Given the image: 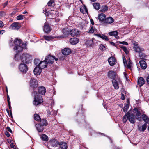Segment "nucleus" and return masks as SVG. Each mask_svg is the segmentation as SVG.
<instances>
[{
	"label": "nucleus",
	"instance_id": "obj_49",
	"mask_svg": "<svg viewBox=\"0 0 149 149\" xmlns=\"http://www.w3.org/2000/svg\"><path fill=\"white\" fill-rule=\"evenodd\" d=\"M54 0H50L47 3L48 6H50L54 3Z\"/></svg>",
	"mask_w": 149,
	"mask_h": 149
},
{
	"label": "nucleus",
	"instance_id": "obj_57",
	"mask_svg": "<svg viewBox=\"0 0 149 149\" xmlns=\"http://www.w3.org/2000/svg\"><path fill=\"white\" fill-rule=\"evenodd\" d=\"M127 67L129 69H130L131 68V65L130 64H129V63H128V64L127 65Z\"/></svg>",
	"mask_w": 149,
	"mask_h": 149
},
{
	"label": "nucleus",
	"instance_id": "obj_4",
	"mask_svg": "<svg viewBox=\"0 0 149 149\" xmlns=\"http://www.w3.org/2000/svg\"><path fill=\"white\" fill-rule=\"evenodd\" d=\"M47 63L52 65L54 60L56 61L58 60V58H56L54 56H51L50 55H48L46 56L45 60Z\"/></svg>",
	"mask_w": 149,
	"mask_h": 149
},
{
	"label": "nucleus",
	"instance_id": "obj_61",
	"mask_svg": "<svg viewBox=\"0 0 149 149\" xmlns=\"http://www.w3.org/2000/svg\"><path fill=\"white\" fill-rule=\"evenodd\" d=\"M5 134L6 135V136L8 137H9L10 136L9 134L7 132H6L5 133Z\"/></svg>",
	"mask_w": 149,
	"mask_h": 149
},
{
	"label": "nucleus",
	"instance_id": "obj_54",
	"mask_svg": "<svg viewBox=\"0 0 149 149\" xmlns=\"http://www.w3.org/2000/svg\"><path fill=\"white\" fill-rule=\"evenodd\" d=\"M6 129L8 131L10 132L11 133H12V131L9 127H7L6 128Z\"/></svg>",
	"mask_w": 149,
	"mask_h": 149
},
{
	"label": "nucleus",
	"instance_id": "obj_22",
	"mask_svg": "<svg viewBox=\"0 0 149 149\" xmlns=\"http://www.w3.org/2000/svg\"><path fill=\"white\" fill-rule=\"evenodd\" d=\"M94 35L96 36H97L100 37L103 39V40H105L106 41L108 40L109 39L107 36H105L104 35L100 34H95Z\"/></svg>",
	"mask_w": 149,
	"mask_h": 149
},
{
	"label": "nucleus",
	"instance_id": "obj_6",
	"mask_svg": "<svg viewBox=\"0 0 149 149\" xmlns=\"http://www.w3.org/2000/svg\"><path fill=\"white\" fill-rule=\"evenodd\" d=\"M136 119V118L135 117L134 115L133 114H130L129 113V115H128V120L129 121L132 123H134L135 122V120ZM139 120L141 119V118H137Z\"/></svg>",
	"mask_w": 149,
	"mask_h": 149
},
{
	"label": "nucleus",
	"instance_id": "obj_9",
	"mask_svg": "<svg viewBox=\"0 0 149 149\" xmlns=\"http://www.w3.org/2000/svg\"><path fill=\"white\" fill-rule=\"evenodd\" d=\"M70 33L72 36H77L80 34V32L77 29H73L70 31Z\"/></svg>",
	"mask_w": 149,
	"mask_h": 149
},
{
	"label": "nucleus",
	"instance_id": "obj_51",
	"mask_svg": "<svg viewBox=\"0 0 149 149\" xmlns=\"http://www.w3.org/2000/svg\"><path fill=\"white\" fill-rule=\"evenodd\" d=\"M136 115L137 116H139L141 115V113L138 109L137 110V112L136 114Z\"/></svg>",
	"mask_w": 149,
	"mask_h": 149
},
{
	"label": "nucleus",
	"instance_id": "obj_63",
	"mask_svg": "<svg viewBox=\"0 0 149 149\" xmlns=\"http://www.w3.org/2000/svg\"><path fill=\"white\" fill-rule=\"evenodd\" d=\"M47 111L48 115H50L51 114V112L50 110H47Z\"/></svg>",
	"mask_w": 149,
	"mask_h": 149
},
{
	"label": "nucleus",
	"instance_id": "obj_28",
	"mask_svg": "<svg viewBox=\"0 0 149 149\" xmlns=\"http://www.w3.org/2000/svg\"><path fill=\"white\" fill-rule=\"evenodd\" d=\"M59 145L62 149H67V148L66 144L64 142H60Z\"/></svg>",
	"mask_w": 149,
	"mask_h": 149
},
{
	"label": "nucleus",
	"instance_id": "obj_21",
	"mask_svg": "<svg viewBox=\"0 0 149 149\" xmlns=\"http://www.w3.org/2000/svg\"><path fill=\"white\" fill-rule=\"evenodd\" d=\"M139 63L141 67L143 69H145L147 67L146 63L144 60H141L139 61Z\"/></svg>",
	"mask_w": 149,
	"mask_h": 149
},
{
	"label": "nucleus",
	"instance_id": "obj_18",
	"mask_svg": "<svg viewBox=\"0 0 149 149\" xmlns=\"http://www.w3.org/2000/svg\"><path fill=\"white\" fill-rule=\"evenodd\" d=\"M38 91L39 93L42 95H44L46 92L45 88L43 86L39 87L38 88Z\"/></svg>",
	"mask_w": 149,
	"mask_h": 149
},
{
	"label": "nucleus",
	"instance_id": "obj_24",
	"mask_svg": "<svg viewBox=\"0 0 149 149\" xmlns=\"http://www.w3.org/2000/svg\"><path fill=\"white\" fill-rule=\"evenodd\" d=\"M106 17L105 15L103 13H101L99 15L98 19L100 22H102L105 19Z\"/></svg>",
	"mask_w": 149,
	"mask_h": 149
},
{
	"label": "nucleus",
	"instance_id": "obj_43",
	"mask_svg": "<svg viewBox=\"0 0 149 149\" xmlns=\"http://www.w3.org/2000/svg\"><path fill=\"white\" fill-rule=\"evenodd\" d=\"M99 48L100 50L102 51H104L106 50V49L105 46L102 44L100 45Z\"/></svg>",
	"mask_w": 149,
	"mask_h": 149
},
{
	"label": "nucleus",
	"instance_id": "obj_29",
	"mask_svg": "<svg viewBox=\"0 0 149 149\" xmlns=\"http://www.w3.org/2000/svg\"><path fill=\"white\" fill-rule=\"evenodd\" d=\"M133 48L136 52L138 53H139L143 50V48H140L139 46H134Z\"/></svg>",
	"mask_w": 149,
	"mask_h": 149
},
{
	"label": "nucleus",
	"instance_id": "obj_53",
	"mask_svg": "<svg viewBox=\"0 0 149 149\" xmlns=\"http://www.w3.org/2000/svg\"><path fill=\"white\" fill-rule=\"evenodd\" d=\"M123 60L124 64H125V63H126V64H127L126 60V59L125 57L123 56Z\"/></svg>",
	"mask_w": 149,
	"mask_h": 149
},
{
	"label": "nucleus",
	"instance_id": "obj_8",
	"mask_svg": "<svg viewBox=\"0 0 149 149\" xmlns=\"http://www.w3.org/2000/svg\"><path fill=\"white\" fill-rule=\"evenodd\" d=\"M43 30L46 33H49L51 30V28L47 22H45L44 24Z\"/></svg>",
	"mask_w": 149,
	"mask_h": 149
},
{
	"label": "nucleus",
	"instance_id": "obj_64",
	"mask_svg": "<svg viewBox=\"0 0 149 149\" xmlns=\"http://www.w3.org/2000/svg\"><path fill=\"white\" fill-rule=\"evenodd\" d=\"M147 81L148 84H149V76L147 78Z\"/></svg>",
	"mask_w": 149,
	"mask_h": 149
},
{
	"label": "nucleus",
	"instance_id": "obj_20",
	"mask_svg": "<svg viewBox=\"0 0 149 149\" xmlns=\"http://www.w3.org/2000/svg\"><path fill=\"white\" fill-rule=\"evenodd\" d=\"M138 83L140 87L142 86L145 83V81L142 77H140L138 79Z\"/></svg>",
	"mask_w": 149,
	"mask_h": 149
},
{
	"label": "nucleus",
	"instance_id": "obj_25",
	"mask_svg": "<svg viewBox=\"0 0 149 149\" xmlns=\"http://www.w3.org/2000/svg\"><path fill=\"white\" fill-rule=\"evenodd\" d=\"M112 82L115 88L116 89H118L119 88V87L118 83L116 81L115 79H113L112 81Z\"/></svg>",
	"mask_w": 149,
	"mask_h": 149
},
{
	"label": "nucleus",
	"instance_id": "obj_33",
	"mask_svg": "<svg viewBox=\"0 0 149 149\" xmlns=\"http://www.w3.org/2000/svg\"><path fill=\"white\" fill-rule=\"evenodd\" d=\"M93 6L94 8L97 10L99 9L100 8V6L98 3H95L93 4Z\"/></svg>",
	"mask_w": 149,
	"mask_h": 149
},
{
	"label": "nucleus",
	"instance_id": "obj_42",
	"mask_svg": "<svg viewBox=\"0 0 149 149\" xmlns=\"http://www.w3.org/2000/svg\"><path fill=\"white\" fill-rule=\"evenodd\" d=\"M120 48L123 50L125 53L127 54L129 52L126 48L124 46H121Z\"/></svg>",
	"mask_w": 149,
	"mask_h": 149
},
{
	"label": "nucleus",
	"instance_id": "obj_32",
	"mask_svg": "<svg viewBox=\"0 0 149 149\" xmlns=\"http://www.w3.org/2000/svg\"><path fill=\"white\" fill-rule=\"evenodd\" d=\"M40 123L43 126H46L47 125V122L45 119H43L40 120Z\"/></svg>",
	"mask_w": 149,
	"mask_h": 149
},
{
	"label": "nucleus",
	"instance_id": "obj_37",
	"mask_svg": "<svg viewBox=\"0 0 149 149\" xmlns=\"http://www.w3.org/2000/svg\"><path fill=\"white\" fill-rule=\"evenodd\" d=\"M108 7L106 5L102 6L101 8L100 11L101 12H104L107 10Z\"/></svg>",
	"mask_w": 149,
	"mask_h": 149
},
{
	"label": "nucleus",
	"instance_id": "obj_31",
	"mask_svg": "<svg viewBox=\"0 0 149 149\" xmlns=\"http://www.w3.org/2000/svg\"><path fill=\"white\" fill-rule=\"evenodd\" d=\"M41 138L43 141H47L48 140V136L45 134H42L41 136Z\"/></svg>",
	"mask_w": 149,
	"mask_h": 149
},
{
	"label": "nucleus",
	"instance_id": "obj_46",
	"mask_svg": "<svg viewBox=\"0 0 149 149\" xmlns=\"http://www.w3.org/2000/svg\"><path fill=\"white\" fill-rule=\"evenodd\" d=\"M147 125L146 123L144 124L142 126V129L141 131L143 132L146 130V128H147Z\"/></svg>",
	"mask_w": 149,
	"mask_h": 149
},
{
	"label": "nucleus",
	"instance_id": "obj_3",
	"mask_svg": "<svg viewBox=\"0 0 149 149\" xmlns=\"http://www.w3.org/2000/svg\"><path fill=\"white\" fill-rule=\"evenodd\" d=\"M20 59L24 63H29L31 62V56L27 54H24L20 56Z\"/></svg>",
	"mask_w": 149,
	"mask_h": 149
},
{
	"label": "nucleus",
	"instance_id": "obj_44",
	"mask_svg": "<svg viewBox=\"0 0 149 149\" xmlns=\"http://www.w3.org/2000/svg\"><path fill=\"white\" fill-rule=\"evenodd\" d=\"M44 38L46 40L49 41L52 40L53 38L51 36H44Z\"/></svg>",
	"mask_w": 149,
	"mask_h": 149
},
{
	"label": "nucleus",
	"instance_id": "obj_40",
	"mask_svg": "<svg viewBox=\"0 0 149 149\" xmlns=\"http://www.w3.org/2000/svg\"><path fill=\"white\" fill-rule=\"evenodd\" d=\"M109 34L110 36H115V35H118V32L116 31H115L109 32Z\"/></svg>",
	"mask_w": 149,
	"mask_h": 149
},
{
	"label": "nucleus",
	"instance_id": "obj_38",
	"mask_svg": "<svg viewBox=\"0 0 149 149\" xmlns=\"http://www.w3.org/2000/svg\"><path fill=\"white\" fill-rule=\"evenodd\" d=\"M139 56L141 59H145L146 58L147 56L144 53H139Z\"/></svg>",
	"mask_w": 149,
	"mask_h": 149
},
{
	"label": "nucleus",
	"instance_id": "obj_59",
	"mask_svg": "<svg viewBox=\"0 0 149 149\" xmlns=\"http://www.w3.org/2000/svg\"><path fill=\"white\" fill-rule=\"evenodd\" d=\"M7 101H8V103L9 102H10V101L9 97L8 96V94H7Z\"/></svg>",
	"mask_w": 149,
	"mask_h": 149
},
{
	"label": "nucleus",
	"instance_id": "obj_12",
	"mask_svg": "<svg viewBox=\"0 0 149 149\" xmlns=\"http://www.w3.org/2000/svg\"><path fill=\"white\" fill-rule=\"evenodd\" d=\"M41 72L42 69L39 66H36L33 71L34 74L37 75L40 74Z\"/></svg>",
	"mask_w": 149,
	"mask_h": 149
},
{
	"label": "nucleus",
	"instance_id": "obj_13",
	"mask_svg": "<svg viewBox=\"0 0 149 149\" xmlns=\"http://www.w3.org/2000/svg\"><path fill=\"white\" fill-rule=\"evenodd\" d=\"M47 61L45 60L40 62L38 64V66L41 69L47 67Z\"/></svg>",
	"mask_w": 149,
	"mask_h": 149
},
{
	"label": "nucleus",
	"instance_id": "obj_14",
	"mask_svg": "<svg viewBox=\"0 0 149 149\" xmlns=\"http://www.w3.org/2000/svg\"><path fill=\"white\" fill-rule=\"evenodd\" d=\"M63 54L64 55H68L70 54L71 53L70 49L68 48H66L62 50V51Z\"/></svg>",
	"mask_w": 149,
	"mask_h": 149
},
{
	"label": "nucleus",
	"instance_id": "obj_19",
	"mask_svg": "<svg viewBox=\"0 0 149 149\" xmlns=\"http://www.w3.org/2000/svg\"><path fill=\"white\" fill-rule=\"evenodd\" d=\"M79 40L77 38H72L70 39V42L72 45H75L79 42Z\"/></svg>",
	"mask_w": 149,
	"mask_h": 149
},
{
	"label": "nucleus",
	"instance_id": "obj_60",
	"mask_svg": "<svg viewBox=\"0 0 149 149\" xmlns=\"http://www.w3.org/2000/svg\"><path fill=\"white\" fill-rule=\"evenodd\" d=\"M5 31L4 30H2L0 31V33L1 34H3L5 32Z\"/></svg>",
	"mask_w": 149,
	"mask_h": 149
},
{
	"label": "nucleus",
	"instance_id": "obj_11",
	"mask_svg": "<svg viewBox=\"0 0 149 149\" xmlns=\"http://www.w3.org/2000/svg\"><path fill=\"white\" fill-rule=\"evenodd\" d=\"M50 144L53 147H56L59 145L60 142L55 139H52L49 141Z\"/></svg>",
	"mask_w": 149,
	"mask_h": 149
},
{
	"label": "nucleus",
	"instance_id": "obj_23",
	"mask_svg": "<svg viewBox=\"0 0 149 149\" xmlns=\"http://www.w3.org/2000/svg\"><path fill=\"white\" fill-rule=\"evenodd\" d=\"M113 19L111 17H108L105 19V22L107 24H111L113 23Z\"/></svg>",
	"mask_w": 149,
	"mask_h": 149
},
{
	"label": "nucleus",
	"instance_id": "obj_2",
	"mask_svg": "<svg viewBox=\"0 0 149 149\" xmlns=\"http://www.w3.org/2000/svg\"><path fill=\"white\" fill-rule=\"evenodd\" d=\"M33 93L35 95L34 99L33 102V104L35 105H37L40 104L43 102V100L41 96L38 94V95H36V94H37V92H34Z\"/></svg>",
	"mask_w": 149,
	"mask_h": 149
},
{
	"label": "nucleus",
	"instance_id": "obj_50",
	"mask_svg": "<svg viewBox=\"0 0 149 149\" xmlns=\"http://www.w3.org/2000/svg\"><path fill=\"white\" fill-rule=\"evenodd\" d=\"M5 15V13L3 11H0V16H4Z\"/></svg>",
	"mask_w": 149,
	"mask_h": 149
},
{
	"label": "nucleus",
	"instance_id": "obj_17",
	"mask_svg": "<svg viewBox=\"0 0 149 149\" xmlns=\"http://www.w3.org/2000/svg\"><path fill=\"white\" fill-rule=\"evenodd\" d=\"M42 125L40 124H36V127L39 132H42L43 130V127Z\"/></svg>",
	"mask_w": 149,
	"mask_h": 149
},
{
	"label": "nucleus",
	"instance_id": "obj_15",
	"mask_svg": "<svg viewBox=\"0 0 149 149\" xmlns=\"http://www.w3.org/2000/svg\"><path fill=\"white\" fill-rule=\"evenodd\" d=\"M10 27L13 30H18L20 28V26L17 23H14L12 24Z\"/></svg>",
	"mask_w": 149,
	"mask_h": 149
},
{
	"label": "nucleus",
	"instance_id": "obj_47",
	"mask_svg": "<svg viewBox=\"0 0 149 149\" xmlns=\"http://www.w3.org/2000/svg\"><path fill=\"white\" fill-rule=\"evenodd\" d=\"M25 18V16L24 15H19L17 17V19L18 20H20L23 19Z\"/></svg>",
	"mask_w": 149,
	"mask_h": 149
},
{
	"label": "nucleus",
	"instance_id": "obj_62",
	"mask_svg": "<svg viewBox=\"0 0 149 149\" xmlns=\"http://www.w3.org/2000/svg\"><path fill=\"white\" fill-rule=\"evenodd\" d=\"M121 99L123 100H124L125 99V97L123 95V94H122V96L121 98Z\"/></svg>",
	"mask_w": 149,
	"mask_h": 149
},
{
	"label": "nucleus",
	"instance_id": "obj_7",
	"mask_svg": "<svg viewBox=\"0 0 149 149\" xmlns=\"http://www.w3.org/2000/svg\"><path fill=\"white\" fill-rule=\"evenodd\" d=\"M19 71L22 73H25L28 70L27 66L24 63H21L19 67Z\"/></svg>",
	"mask_w": 149,
	"mask_h": 149
},
{
	"label": "nucleus",
	"instance_id": "obj_55",
	"mask_svg": "<svg viewBox=\"0 0 149 149\" xmlns=\"http://www.w3.org/2000/svg\"><path fill=\"white\" fill-rule=\"evenodd\" d=\"M19 54L18 53H17L15 56V58L16 60L18 59V58H19Z\"/></svg>",
	"mask_w": 149,
	"mask_h": 149
},
{
	"label": "nucleus",
	"instance_id": "obj_1",
	"mask_svg": "<svg viewBox=\"0 0 149 149\" xmlns=\"http://www.w3.org/2000/svg\"><path fill=\"white\" fill-rule=\"evenodd\" d=\"M15 47L14 50H17L18 52L22 51L23 49H26V42L22 44L21 40L20 39L16 38L14 42Z\"/></svg>",
	"mask_w": 149,
	"mask_h": 149
},
{
	"label": "nucleus",
	"instance_id": "obj_27",
	"mask_svg": "<svg viewBox=\"0 0 149 149\" xmlns=\"http://www.w3.org/2000/svg\"><path fill=\"white\" fill-rule=\"evenodd\" d=\"M142 119L143 121L145 122L146 123H149V118L145 114H143L142 116Z\"/></svg>",
	"mask_w": 149,
	"mask_h": 149
},
{
	"label": "nucleus",
	"instance_id": "obj_48",
	"mask_svg": "<svg viewBox=\"0 0 149 149\" xmlns=\"http://www.w3.org/2000/svg\"><path fill=\"white\" fill-rule=\"evenodd\" d=\"M40 62V61L38 59H35L34 60V63L36 65H38V64Z\"/></svg>",
	"mask_w": 149,
	"mask_h": 149
},
{
	"label": "nucleus",
	"instance_id": "obj_30",
	"mask_svg": "<svg viewBox=\"0 0 149 149\" xmlns=\"http://www.w3.org/2000/svg\"><path fill=\"white\" fill-rule=\"evenodd\" d=\"M128 115H129V113L127 112L123 117L122 120L125 123L127 120H128Z\"/></svg>",
	"mask_w": 149,
	"mask_h": 149
},
{
	"label": "nucleus",
	"instance_id": "obj_36",
	"mask_svg": "<svg viewBox=\"0 0 149 149\" xmlns=\"http://www.w3.org/2000/svg\"><path fill=\"white\" fill-rule=\"evenodd\" d=\"M34 118L35 120L37 121H39L40 120V117L38 114H35L34 115Z\"/></svg>",
	"mask_w": 149,
	"mask_h": 149
},
{
	"label": "nucleus",
	"instance_id": "obj_39",
	"mask_svg": "<svg viewBox=\"0 0 149 149\" xmlns=\"http://www.w3.org/2000/svg\"><path fill=\"white\" fill-rule=\"evenodd\" d=\"M124 107L123 108V111L125 112H126L128 109L129 106H128V104H124Z\"/></svg>",
	"mask_w": 149,
	"mask_h": 149
},
{
	"label": "nucleus",
	"instance_id": "obj_41",
	"mask_svg": "<svg viewBox=\"0 0 149 149\" xmlns=\"http://www.w3.org/2000/svg\"><path fill=\"white\" fill-rule=\"evenodd\" d=\"M96 30L93 26H92L90 28L89 31V33H93Z\"/></svg>",
	"mask_w": 149,
	"mask_h": 149
},
{
	"label": "nucleus",
	"instance_id": "obj_58",
	"mask_svg": "<svg viewBox=\"0 0 149 149\" xmlns=\"http://www.w3.org/2000/svg\"><path fill=\"white\" fill-rule=\"evenodd\" d=\"M110 44H111V45H113V46H114L116 47L115 43H114V42H110Z\"/></svg>",
	"mask_w": 149,
	"mask_h": 149
},
{
	"label": "nucleus",
	"instance_id": "obj_34",
	"mask_svg": "<svg viewBox=\"0 0 149 149\" xmlns=\"http://www.w3.org/2000/svg\"><path fill=\"white\" fill-rule=\"evenodd\" d=\"M57 11L54 10H51L50 12L51 15H52V19L55 18V17L56 16V13Z\"/></svg>",
	"mask_w": 149,
	"mask_h": 149
},
{
	"label": "nucleus",
	"instance_id": "obj_56",
	"mask_svg": "<svg viewBox=\"0 0 149 149\" xmlns=\"http://www.w3.org/2000/svg\"><path fill=\"white\" fill-rule=\"evenodd\" d=\"M3 25H4L3 22L1 21H0V27H3Z\"/></svg>",
	"mask_w": 149,
	"mask_h": 149
},
{
	"label": "nucleus",
	"instance_id": "obj_26",
	"mask_svg": "<svg viewBox=\"0 0 149 149\" xmlns=\"http://www.w3.org/2000/svg\"><path fill=\"white\" fill-rule=\"evenodd\" d=\"M80 12L83 14L86 13H87L88 10L86 7L84 6H82L80 8Z\"/></svg>",
	"mask_w": 149,
	"mask_h": 149
},
{
	"label": "nucleus",
	"instance_id": "obj_52",
	"mask_svg": "<svg viewBox=\"0 0 149 149\" xmlns=\"http://www.w3.org/2000/svg\"><path fill=\"white\" fill-rule=\"evenodd\" d=\"M119 42L121 44L125 45H128V44L127 42L125 41H123V42Z\"/></svg>",
	"mask_w": 149,
	"mask_h": 149
},
{
	"label": "nucleus",
	"instance_id": "obj_45",
	"mask_svg": "<svg viewBox=\"0 0 149 149\" xmlns=\"http://www.w3.org/2000/svg\"><path fill=\"white\" fill-rule=\"evenodd\" d=\"M44 13L47 16L49 17L50 15H51L50 12H49L47 11V10L46 9H45L43 10Z\"/></svg>",
	"mask_w": 149,
	"mask_h": 149
},
{
	"label": "nucleus",
	"instance_id": "obj_5",
	"mask_svg": "<svg viewBox=\"0 0 149 149\" xmlns=\"http://www.w3.org/2000/svg\"><path fill=\"white\" fill-rule=\"evenodd\" d=\"M30 85L31 89H33L37 88L38 86L37 80L34 79H31L30 81Z\"/></svg>",
	"mask_w": 149,
	"mask_h": 149
},
{
	"label": "nucleus",
	"instance_id": "obj_35",
	"mask_svg": "<svg viewBox=\"0 0 149 149\" xmlns=\"http://www.w3.org/2000/svg\"><path fill=\"white\" fill-rule=\"evenodd\" d=\"M86 43L87 46L91 47L93 44V41L92 40H90L87 41Z\"/></svg>",
	"mask_w": 149,
	"mask_h": 149
},
{
	"label": "nucleus",
	"instance_id": "obj_16",
	"mask_svg": "<svg viewBox=\"0 0 149 149\" xmlns=\"http://www.w3.org/2000/svg\"><path fill=\"white\" fill-rule=\"evenodd\" d=\"M108 61L111 66H113L115 64L116 59L114 58L111 57L108 58Z\"/></svg>",
	"mask_w": 149,
	"mask_h": 149
},
{
	"label": "nucleus",
	"instance_id": "obj_10",
	"mask_svg": "<svg viewBox=\"0 0 149 149\" xmlns=\"http://www.w3.org/2000/svg\"><path fill=\"white\" fill-rule=\"evenodd\" d=\"M108 76L111 79H114L116 76V73L113 71H110L108 73Z\"/></svg>",
	"mask_w": 149,
	"mask_h": 149
}]
</instances>
